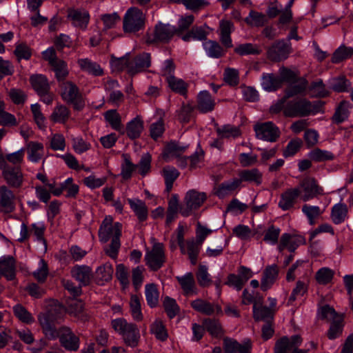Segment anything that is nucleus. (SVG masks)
Masks as SVG:
<instances>
[{"mask_svg":"<svg viewBox=\"0 0 353 353\" xmlns=\"http://www.w3.org/2000/svg\"><path fill=\"white\" fill-rule=\"evenodd\" d=\"M174 34H176V28L170 24L159 22L154 27V38H148L147 42L150 43L154 41L162 43L169 42Z\"/></svg>","mask_w":353,"mask_h":353,"instance_id":"obj_12","label":"nucleus"},{"mask_svg":"<svg viewBox=\"0 0 353 353\" xmlns=\"http://www.w3.org/2000/svg\"><path fill=\"white\" fill-rule=\"evenodd\" d=\"M352 108V103L348 101H342L339 103L332 116V120L334 123L339 124L347 119L350 110Z\"/></svg>","mask_w":353,"mask_h":353,"instance_id":"obj_26","label":"nucleus"},{"mask_svg":"<svg viewBox=\"0 0 353 353\" xmlns=\"http://www.w3.org/2000/svg\"><path fill=\"white\" fill-rule=\"evenodd\" d=\"M130 307L132 316L136 321H141L143 314L141 313L140 299L137 295H132L130 301Z\"/></svg>","mask_w":353,"mask_h":353,"instance_id":"obj_60","label":"nucleus"},{"mask_svg":"<svg viewBox=\"0 0 353 353\" xmlns=\"http://www.w3.org/2000/svg\"><path fill=\"white\" fill-rule=\"evenodd\" d=\"M290 52V43L283 39L278 40L268 49V57L273 61H281L286 59Z\"/></svg>","mask_w":353,"mask_h":353,"instance_id":"obj_13","label":"nucleus"},{"mask_svg":"<svg viewBox=\"0 0 353 353\" xmlns=\"http://www.w3.org/2000/svg\"><path fill=\"white\" fill-rule=\"evenodd\" d=\"M207 199L205 192L196 190H189L184 198V205L180 207V213L183 216H188L193 210L199 208Z\"/></svg>","mask_w":353,"mask_h":353,"instance_id":"obj_8","label":"nucleus"},{"mask_svg":"<svg viewBox=\"0 0 353 353\" xmlns=\"http://www.w3.org/2000/svg\"><path fill=\"white\" fill-rule=\"evenodd\" d=\"M241 183L243 181L259 185L262 183V173L256 168L241 170L239 174Z\"/></svg>","mask_w":353,"mask_h":353,"instance_id":"obj_29","label":"nucleus"},{"mask_svg":"<svg viewBox=\"0 0 353 353\" xmlns=\"http://www.w3.org/2000/svg\"><path fill=\"white\" fill-rule=\"evenodd\" d=\"M105 118L115 130H121V117L115 110H110L105 113Z\"/></svg>","mask_w":353,"mask_h":353,"instance_id":"obj_61","label":"nucleus"},{"mask_svg":"<svg viewBox=\"0 0 353 353\" xmlns=\"http://www.w3.org/2000/svg\"><path fill=\"white\" fill-rule=\"evenodd\" d=\"M151 64L150 54L143 52L135 57L129 65V74L134 75L149 68Z\"/></svg>","mask_w":353,"mask_h":353,"instance_id":"obj_20","label":"nucleus"},{"mask_svg":"<svg viewBox=\"0 0 353 353\" xmlns=\"http://www.w3.org/2000/svg\"><path fill=\"white\" fill-rule=\"evenodd\" d=\"M214 107V102L210 93L208 91L201 92L197 97L198 110L203 113H205L212 111Z\"/></svg>","mask_w":353,"mask_h":353,"instance_id":"obj_34","label":"nucleus"},{"mask_svg":"<svg viewBox=\"0 0 353 353\" xmlns=\"http://www.w3.org/2000/svg\"><path fill=\"white\" fill-rule=\"evenodd\" d=\"M17 196L8 185L0 186V212L9 214L14 211Z\"/></svg>","mask_w":353,"mask_h":353,"instance_id":"obj_14","label":"nucleus"},{"mask_svg":"<svg viewBox=\"0 0 353 353\" xmlns=\"http://www.w3.org/2000/svg\"><path fill=\"white\" fill-rule=\"evenodd\" d=\"M187 251L183 253H187L189 259L192 265H195L197 263V258L200 252L201 244H199L194 239L188 241L186 242Z\"/></svg>","mask_w":353,"mask_h":353,"instance_id":"obj_48","label":"nucleus"},{"mask_svg":"<svg viewBox=\"0 0 353 353\" xmlns=\"http://www.w3.org/2000/svg\"><path fill=\"white\" fill-rule=\"evenodd\" d=\"M203 326L214 337H220L223 332L220 323L215 319H208L203 321Z\"/></svg>","mask_w":353,"mask_h":353,"instance_id":"obj_49","label":"nucleus"},{"mask_svg":"<svg viewBox=\"0 0 353 353\" xmlns=\"http://www.w3.org/2000/svg\"><path fill=\"white\" fill-rule=\"evenodd\" d=\"M234 51L240 56L259 54L261 52L258 46L251 43L239 44L235 47Z\"/></svg>","mask_w":353,"mask_h":353,"instance_id":"obj_46","label":"nucleus"},{"mask_svg":"<svg viewBox=\"0 0 353 353\" xmlns=\"http://www.w3.org/2000/svg\"><path fill=\"white\" fill-rule=\"evenodd\" d=\"M302 212L306 216L310 225H314L315 221L323 213V210L319 206L304 204L302 206Z\"/></svg>","mask_w":353,"mask_h":353,"instance_id":"obj_41","label":"nucleus"},{"mask_svg":"<svg viewBox=\"0 0 353 353\" xmlns=\"http://www.w3.org/2000/svg\"><path fill=\"white\" fill-rule=\"evenodd\" d=\"M343 327V317L338 318V319L331 322L327 334L328 339L330 340H334L339 337L342 334Z\"/></svg>","mask_w":353,"mask_h":353,"instance_id":"obj_47","label":"nucleus"},{"mask_svg":"<svg viewBox=\"0 0 353 353\" xmlns=\"http://www.w3.org/2000/svg\"><path fill=\"white\" fill-rule=\"evenodd\" d=\"M254 129L257 139L268 142L276 141L281 134L279 128L271 121L257 123Z\"/></svg>","mask_w":353,"mask_h":353,"instance_id":"obj_10","label":"nucleus"},{"mask_svg":"<svg viewBox=\"0 0 353 353\" xmlns=\"http://www.w3.org/2000/svg\"><path fill=\"white\" fill-rule=\"evenodd\" d=\"M190 305L195 311L208 316L222 313L220 305L202 299H196L191 301Z\"/></svg>","mask_w":353,"mask_h":353,"instance_id":"obj_16","label":"nucleus"},{"mask_svg":"<svg viewBox=\"0 0 353 353\" xmlns=\"http://www.w3.org/2000/svg\"><path fill=\"white\" fill-rule=\"evenodd\" d=\"M26 150L28 160L33 163H37L43 157L44 147L41 143L29 141L26 144Z\"/></svg>","mask_w":353,"mask_h":353,"instance_id":"obj_25","label":"nucleus"},{"mask_svg":"<svg viewBox=\"0 0 353 353\" xmlns=\"http://www.w3.org/2000/svg\"><path fill=\"white\" fill-rule=\"evenodd\" d=\"M334 272L328 268H322L316 273V280L321 285L329 283L333 279Z\"/></svg>","mask_w":353,"mask_h":353,"instance_id":"obj_57","label":"nucleus"},{"mask_svg":"<svg viewBox=\"0 0 353 353\" xmlns=\"http://www.w3.org/2000/svg\"><path fill=\"white\" fill-rule=\"evenodd\" d=\"M302 339L299 335H293L290 338L283 336L276 341L274 346V353H307L306 350H299Z\"/></svg>","mask_w":353,"mask_h":353,"instance_id":"obj_11","label":"nucleus"},{"mask_svg":"<svg viewBox=\"0 0 353 353\" xmlns=\"http://www.w3.org/2000/svg\"><path fill=\"white\" fill-rule=\"evenodd\" d=\"M0 273L9 281L15 279L16 261L12 256H3L0 259Z\"/></svg>","mask_w":353,"mask_h":353,"instance_id":"obj_22","label":"nucleus"},{"mask_svg":"<svg viewBox=\"0 0 353 353\" xmlns=\"http://www.w3.org/2000/svg\"><path fill=\"white\" fill-rule=\"evenodd\" d=\"M308 156L311 161L315 162L332 161L334 158V154L331 152L319 148H315L311 150L309 152Z\"/></svg>","mask_w":353,"mask_h":353,"instance_id":"obj_44","label":"nucleus"},{"mask_svg":"<svg viewBox=\"0 0 353 353\" xmlns=\"http://www.w3.org/2000/svg\"><path fill=\"white\" fill-rule=\"evenodd\" d=\"M319 314L321 319H326L332 322L338 319V318L343 317V315L338 314L335 310L329 305L322 306L319 310Z\"/></svg>","mask_w":353,"mask_h":353,"instance_id":"obj_55","label":"nucleus"},{"mask_svg":"<svg viewBox=\"0 0 353 353\" xmlns=\"http://www.w3.org/2000/svg\"><path fill=\"white\" fill-rule=\"evenodd\" d=\"M55 73V77L59 81H63L68 75L67 63L61 59H58L50 65Z\"/></svg>","mask_w":353,"mask_h":353,"instance_id":"obj_43","label":"nucleus"},{"mask_svg":"<svg viewBox=\"0 0 353 353\" xmlns=\"http://www.w3.org/2000/svg\"><path fill=\"white\" fill-rule=\"evenodd\" d=\"M196 277L199 285L201 287L205 288L211 285L212 280L210 275L208 272L207 266L199 265L198 270L196 272Z\"/></svg>","mask_w":353,"mask_h":353,"instance_id":"obj_50","label":"nucleus"},{"mask_svg":"<svg viewBox=\"0 0 353 353\" xmlns=\"http://www.w3.org/2000/svg\"><path fill=\"white\" fill-rule=\"evenodd\" d=\"M347 215V207L344 203H337L332 208L331 219L334 223L340 224L343 222Z\"/></svg>","mask_w":353,"mask_h":353,"instance_id":"obj_40","label":"nucleus"},{"mask_svg":"<svg viewBox=\"0 0 353 353\" xmlns=\"http://www.w3.org/2000/svg\"><path fill=\"white\" fill-rule=\"evenodd\" d=\"M194 107L189 103H183L178 112V119L182 123H188L192 118Z\"/></svg>","mask_w":353,"mask_h":353,"instance_id":"obj_62","label":"nucleus"},{"mask_svg":"<svg viewBox=\"0 0 353 353\" xmlns=\"http://www.w3.org/2000/svg\"><path fill=\"white\" fill-rule=\"evenodd\" d=\"M307 86V81L305 79H301L296 84L290 85L285 90V94L286 97L290 98L294 95L304 92Z\"/></svg>","mask_w":353,"mask_h":353,"instance_id":"obj_59","label":"nucleus"},{"mask_svg":"<svg viewBox=\"0 0 353 353\" xmlns=\"http://www.w3.org/2000/svg\"><path fill=\"white\" fill-rule=\"evenodd\" d=\"M70 115L68 108L61 104L57 105L53 110L50 119L54 123H65Z\"/></svg>","mask_w":353,"mask_h":353,"instance_id":"obj_37","label":"nucleus"},{"mask_svg":"<svg viewBox=\"0 0 353 353\" xmlns=\"http://www.w3.org/2000/svg\"><path fill=\"white\" fill-rule=\"evenodd\" d=\"M128 202L140 221H143L147 219L148 208L143 201L138 199H128Z\"/></svg>","mask_w":353,"mask_h":353,"instance_id":"obj_36","label":"nucleus"},{"mask_svg":"<svg viewBox=\"0 0 353 353\" xmlns=\"http://www.w3.org/2000/svg\"><path fill=\"white\" fill-rule=\"evenodd\" d=\"M299 188L301 192V199L304 202L325 194L323 187L319 184L317 180L313 176L303 178L300 181Z\"/></svg>","mask_w":353,"mask_h":353,"instance_id":"obj_6","label":"nucleus"},{"mask_svg":"<svg viewBox=\"0 0 353 353\" xmlns=\"http://www.w3.org/2000/svg\"><path fill=\"white\" fill-rule=\"evenodd\" d=\"M13 312L23 323L30 324L34 321L32 315L21 304H17L13 307Z\"/></svg>","mask_w":353,"mask_h":353,"instance_id":"obj_53","label":"nucleus"},{"mask_svg":"<svg viewBox=\"0 0 353 353\" xmlns=\"http://www.w3.org/2000/svg\"><path fill=\"white\" fill-rule=\"evenodd\" d=\"M150 332L156 338L161 341H165L168 334L167 330L161 320H156L150 327Z\"/></svg>","mask_w":353,"mask_h":353,"instance_id":"obj_52","label":"nucleus"},{"mask_svg":"<svg viewBox=\"0 0 353 353\" xmlns=\"http://www.w3.org/2000/svg\"><path fill=\"white\" fill-rule=\"evenodd\" d=\"M2 176L9 188H19L23 182V174L19 167H10L2 172Z\"/></svg>","mask_w":353,"mask_h":353,"instance_id":"obj_17","label":"nucleus"},{"mask_svg":"<svg viewBox=\"0 0 353 353\" xmlns=\"http://www.w3.org/2000/svg\"><path fill=\"white\" fill-rule=\"evenodd\" d=\"M245 21L250 26L261 27L266 23L267 18L265 15L261 12L251 10L248 17L245 18Z\"/></svg>","mask_w":353,"mask_h":353,"instance_id":"obj_51","label":"nucleus"},{"mask_svg":"<svg viewBox=\"0 0 353 353\" xmlns=\"http://www.w3.org/2000/svg\"><path fill=\"white\" fill-rule=\"evenodd\" d=\"M316 112V107L305 98L289 100L285 108V116L288 117H303Z\"/></svg>","mask_w":353,"mask_h":353,"instance_id":"obj_4","label":"nucleus"},{"mask_svg":"<svg viewBox=\"0 0 353 353\" xmlns=\"http://www.w3.org/2000/svg\"><path fill=\"white\" fill-rule=\"evenodd\" d=\"M170 1L183 3L187 9L193 11L200 10L210 4L207 0H170Z\"/></svg>","mask_w":353,"mask_h":353,"instance_id":"obj_54","label":"nucleus"},{"mask_svg":"<svg viewBox=\"0 0 353 353\" xmlns=\"http://www.w3.org/2000/svg\"><path fill=\"white\" fill-rule=\"evenodd\" d=\"M164 309L170 319L174 318L179 312V307L174 299L166 297L163 301Z\"/></svg>","mask_w":353,"mask_h":353,"instance_id":"obj_64","label":"nucleus"},{"mask_svg":"<svg viewBox=\"0 0 353 353\" xmlns=\"http://www.w3.org/2000/svg\"><path fill=\"white\" fill-rule=\"evenodd\" d=\"M121 223H114L111 216L105 217L99 230V237L101 242L107 243L111 239V243L104 248V251L108 256L113 259L117 258L121 247Z\"/></svg>","mask_w":353,"mask_h":353,"instance_id":"obj_2","label":"nucleus"},{"mask_svg":"<svg viewBox=\"0 0 353 353\" xmlns=\"http://www.w3.org/2000/svg\"><path fill=\"white\" fill-rule=\"evenodd\" d=\"M261 85L266 91H275L281 86V79L274 74L264 73L261 78Z\"/></svg>","mask_w":353,"mask_h":353,"instance_id":"obj_32","label":"nucleus"},{"mask_svg":"<svg viewBox=\"0 0 353 353\" xmlns=\"http://www.w3.org/2000/svg\"><path fill=\"white\" fill-rule=\"evenodd\" d=\"M220 38L221 41L225 48H231L232 46L230 34L232 31L233 23L228 20H222L220 21Z\"/></svg>","mask_w":353,"mask_h":353,"instance_id":"obj_33","label":"nucleus"},{"mask_svg":"<svg viewBox=\"0 0 353 353\" xmlns=\"http://www.w3.org/2000/svg\"><path fill=\"white\" fill-rule=\"evenodd\" d=\"M301 193L299 188L287 189L281 194L279 207L284 211L293 208Z\"/></svg>","mask_w":353,"mask_h":353,"instance_id":"obj_18","label":"nucleus"},{"mask_svg":"<svg viewBox=\"0 0 353 353\" xmlns=\"http://www.w3.org/2000/svg\"><path fill=\"white\" fill-rule=\"evenodd\" d=\"M167 80L169 88L174 92L185 96L188 92V84L183 79L174 77H169Z\"/></svg>","mask_w":353,"mask_h":353,"instance_id":"obj_39","label":"nucleus"},{"mask_svg":"<svg viewBox=\"0 0 353 353\" xmlns=\"http://www.w3.org/2000/svg\"><path fill=\"white\" fill-rule=\"evenodd\" d=\"M353 54V48L341 46L332 54V61L334 63H339L345 59L351 57Z\"/></svg>","mask_w":353,"mask_h":353,"instance_id":"obj_45","label":"nucleus"},{"mask_svg":"<svg viewBox=\"0 0 353 353\" xmlns=\"http://www.w3.org/2000/svg\"><path fill=\"white\" fill-rule=\"evenodd\" d=\"M279 274V268L274 264L265 268L263 273L261 288L263 291L267 290L276 281Z\"/></svg>","mask_w":353,"mask_h":353,"instance_id":"obj_24","label":"nucleus"},{"mask_svg":"<svg viewBox=\"0 0 353 353\" xmlns=\"http://www.w3.org/2000/svg\"><path fill=\"white\" fill-rule=\"evenodd\" d=\"M67 17L75 28L85 30L90 21V14L84 8H68Z\"/></svg>","mask_w":353,"mask_h":353,"instance_id":"obj_15","label":"nucleus"},{"mask_svg":"<svg viewBox=\"0 0 353 353\" xmlns=\"http://www.w3.org/2000/svg\"><path fill=\"white\" fill-rule=\"evenodd\" d=\"M274 314L272 310L262 305L260 301L253 305V316L256 321L270 322L273 320Z\"/></svg>","mask_w":353,"mask_h":353,"instance_id":"obj_27","label":"nucleus"},{"mask_svg":"<svg viewBox=\"0 0 353 353\" xmlns=\"http://www.w3.org/2000/svg\"><path fill=\"white\" fill-rule=\"evenodd\" d=\"M176 279L185 296H190L198 294L194 276L192 272H188L183 276H176Z\"/></svg>","mask_w":353,"mask_h":353,"instance_id":"obj_19","label":"nucleus"},{"mask_svg":"<svg viewBox=\"0 0 353 353\" xmlns=\"http://www.w3.org/2000/svg\"><path fill=\"white\" fill-rule=\"evenodd\" d=\"M145 16L137 8H130L123 18V30L125 32H135L143 28Z\"/></svg>","mask_w":353,"mask_h":353,"instance_id":"obj_7","label":"nucleus"},{"mask_svg":"<svg viewBox=\"0 0 353 353\" xmlns=\"http://www.w3.org/2000/svg\"><path fill=\"white\" fill-rule=\"evenodd\" d=\"M262 229L261 226H259L256 229L252 230L248 225L239 224L233 228L232 233L241 240H250L255 235H257V238L261 236Z\"/></svg>","mask_w":353,"mask_h":353,"instance_id":"obj_23","label":"nucleus"},{"mask_svg":"<svg viewBox=\"0 0 353 353\" xmlns=\"http://www.w3.org/2000/svg\"><path fill=\"white\" fill-rule=\"evenodd\" d=\"M62 317V308L55 306L49 308L46 312L40 313L38 321L43 334L48 340L59 339L60 345L65 350L77 352L80 346L79 337L68 326L56 327Z\"/></svg>","mask_w":353,"mask_h":353,"instance_id":"obj_1","label":"nucleus"},{"mask_svg":"<svg viewBox=\"0 0 353 353\" xmlns=\"http://www.w3.org/2000/svg\"><path fill=\"white\" fill-rule=\"evenodd\" d=\"M241 185V180L236 178L225 181L215 188V194L219 198H223L236 190Z\"/></svg>","mask_w":353,"mask_h":353,"instance_id":"obj_28","label":"nucleus"},{"mask_svg":"<svg viewBox=\"0 0 353 353\" xmlns=\"http://www.w3.org/2000/svg\"><path fill=\"white\" fill-rule=\"evenodd\" d=\"M146 265L152 271L159 270L165 262V256L162 243H156L152 250L146 252L145 255Z\"/></svg>","mask_w":353,"mask_h":353,"instance_id":"obj_9","label":"nucleus"},{"mask_svg":"<svg viewBox=\"0 0 353 353\" xmlns=\"http://www.w3.org/2000/svg\"><path fill=\"white\" fill-rule=\"evenodd\" d=\"M78 63L83 71L94 76H101L103 74V69L96 62H93L88 59H81L78 60Z\"/></svg>","mask_w":353,"mask_h":353,"instance_id":"obj_38","label":"nucleus"},{"mask_svg":"<svg viewBox=\"0 0 353 353\" xmlns=\"http://www.w3.org/2000/svg\"><path fill=\"white\" fill-rule=\"evenodd\" d=\"M207 55L211 58L219 59L224 56L225 50L215 41L208 40L203 43Z\"/></svg>","mask_w":353,"mask_h":353,"instance_id":"obj_31","label":"nucleus"},{"mask_svg":"<svg viewBox=\"0 0 353 353\" xmlns=\"http://www.w3.org/2000/svg\"><path fill=\"white\" fill-rule=\"evenodd\" d=\"M61 95L64 101L73 105L76 110H81L84 106V101L79 88L73 82L63 81L61 84Z\"/></svg>","mask_w":353,"mask_h":353,"instance_id":"obj_5","label":"nucleus"},{"mask_svg":"<svg viewBox=\"0 0 353 353\" xmlns=\"http://www.w3.org/2000/svg\"><path fill=\"white\" fill-rule=\"evenodd\" d=\"M31 85L38 94H43L50 90L47 78L42 74L32 75L30 78Z\"/></svg>","mask_w":353,"mask_h":353,"instance_id":"obj_35","label":"nucleus"},{"mask_svg":"<svg viewBox=\"0 0 353 353\" xmlns=\"http://www.w3.org/2000/svg\"><path fill=\"white\" fill-rule=\"evenodd\" d=\"M114 270L112 264L106 263L97 268V278L101 281H109L112 279Z\"/></svg>","mask_w":353,"mask_h":353,"instance_id":"obj_56","label":"nucleus"},{"mask_svg":"<svg viewBox=\"0 0 353 353\" xmlns=\"http://www.w3.org/2000/svg\"><path fill=\"white\" fill-rule=\"evenodd\" d=\"M145 294L148 305L150 307H156L159 303V291L157 285L154 283L147 284Z\"/></svg>","mask_w":353,"mask_h":353,"instance_id":"obj_42","label":"nucleus"},{"mask_svg":"<svg viewBox=\"0 0 353 353\" xmlns=\"http://www.w3.org/2000/svg\"><path fill=\"white\" fill-rule=\"evenodd\" d=\"M14 54L19 61L21 59L28 60L31 57L32 50L26 43H18L16 44Z\"/></svg>","mask_w":353,"mask_h":353,"instance_id":"obj_58","label":"nucleus"},{"mask_svg":"<svg viewBox=\"0 0 353 353\" xmlns=\"http://www.w3.org/2000/svg\"><path fill=\"white\" fill-rule=\"evenodd\" d=\"M111 325L114 331L121 336L126 345L135 347L139 345L141 336L137 325L128 323L123 318L112 320Z\"/></svg>","mask_w":353,"mask_h":353,"instance_id":"obj_3","label":"nucleus"},{"mask_svg":"<svg viewBox=\"0 0 353 353\" xmlns=\"http://www.w3.org/2000/svg\"><path fill=\"white\" fill-rule=\"evenodd\" d=\"M350 86V82L345 77L334 79L331 84V88L337 92H345Z\"/></svg>","mask_w":353,"mask_h":353,"instance_id":"obj_63","label":"nucleus"},{"mask_svg":"<svg viewBox=\"0 0 353 353\" xmlns=\"http://www.w3.org/2000/svg\"><path fill=\"white\" fill-rule=\"evenodd\" d=\"M143 130V121L137 117L128 123L126 125V134L130 139L139 138Z\"/></svg>","mask_w":353,"mask_h":353,"instance_id":"obj_30","label":"nucleus"},{"mask_svg":"<svg viewBox=\"0 0 353 353\" xmlns=\"http://www.w3.org/2000/svg\"><path fill=\"white\" fill-rule=\"evenodd\" d=\"M73 278L79 282L81 285H88L92 278V270L87 265H76L71 270Z\"/></svg>","mask_w":353,"mask_h":353,"instance_id":"obj_21","label":"nucleus"}]
</instances>
